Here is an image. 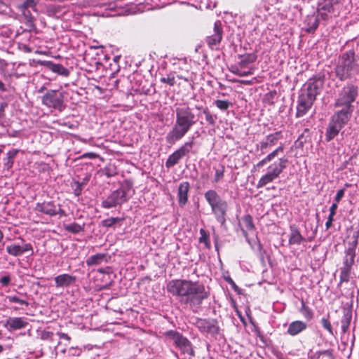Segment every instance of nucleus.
<instances>
[{
	"mask_svg": "<svg viewBox=\"0 0 359 359\" xmlns=\"http://www.w3.org/2000/svg\"><path fill=\"white\" fill-rule=\"evenodd\" d=\"M166 289L168 293L177 297L181 304L191 308L199 307L208 297L203 284L191 280H172L167 283Z\"/></svg>",
	"mask_w": 359,
	"mask_h": 359,
	"instance_id": "f257e3e1",
	"label": "nucleus"
},
{
	"mask_svg": "<svg viewBox=\"0 0 359 359\" xmlns=\"http://www.w3.org/2000/svg\"><path fill=\"white\" fill-rule=\"evenodd\" d=\"M175 112V124L165 136L166 142L170 144H174L184 137L198 121L192 109L187 104L176 107Z\"/></svg>",
	"mask_w": 359,
	"mask_h": 359,
	"instance_id": "f03ea898",
	"label": "nucleus"
},
{
	"mask_svg": "<svg viewBox=\"0 0 359 359\" xmlns=\"http://www.w3.org/2000/svg\"><path fill=\"white\" fill-rule=\"evenodd\" d=\"M325 80L323 73H318L310 78L302 88L297 106L296 117L304 116L311 108L316 97L323 90Z\"/></svg>",
	"mask_w": 359,
	"mask_h": 359,
	"instance_id": "7ed1b4c3",
	"label": "nucleus"
},
{
	"mask_svg": "<svg viewBox=\"0 0 359 359\" xmlns=\"http://www.w3.org/2000/svg\"><path fill=\"white\" fill-rule=\"evenodd\" d=\"M204 197L211 208L212 213L215 219L222 226L226 225V217L229 209L227 202L222 199L219 194L214 189H210L205 192Z\"/></svg>",
	"mask_w": 359,
	"mask_h": 359,
	"instance_id": "20e7f679",
	"label": "nucleus"
},
{
	"mask_svg": "<svg viewBox=\"0 0 359 359\" xmlns=\"http://www.w3.org/2000/svg\"><path fill=\"white\" fill-rule=\"evenodd\" d=\"M353 50L344 53L339 57L335 67L336 76L340 81H345L357 74L359 72V63H355L353 58Z\"/></svg>",
	"mask_w": 359,
	"mask_h": 359,
	"instance_id": "39448f33",
	"label": "nucleus"
},
{
	"mask_svg": "<svg viewBox=\"0 0 359 359\" xmlns=\"http://www.w3.org/2000/svg\"><path fill=\"white\" fill-rule=\"evenodd\" d=\"M358 95V86L352 83H348L339 91L335 100L334 107L354 109L353 103L356 100Z\"/></svg>",
	"mask_w": 359,
	"mask_h": 359,
	"instance_id": "423d86ee",
	"label": "nucleus"
},
{
	"mask_svg": "<svg viewBox=\"0 0 359 359\" xmlns=\"http://www.w3.org/2000/svg\"><path fill=\"white\" fill-rule=\"evenodd\" d=\"M286 158H280L278 161L274 162L267 168V172L258 181L257 187L261 188L265 187L269 183L272 182L283 172L287 163Z\"/></svg>",
	"mask_w": 359,
	"mask_h": 359,
	"instance_id": "0eeeda50",
	"label": "nucleus"
},
{
	"mask_svg": "<svg viewBox=\"0 0 359 359\" xmlns=\"http://www.w3.org/2000/svg\"><path fill=\"white\" fill-rule=\"evenodd\" d=\"M192 324L194 325L198 330L203 334L215 336L219 333V326L217 321L212 318H192Z\"/></svg>",
	"mask_w": 359,
	"mask_h": 359,
	"instance_id": "6e6552de",
	"label": "nucleus"
},
{
	"mask_svg": "<svg viewBox=\"0 0 359 359\" xmlns=\"http://www.w3.org/2000/svg\"><path fill=\"white\" fill-rule=\"evenodd\" d=\"M34 210L50 217H53L57 215L60 217L66 216V212L61 208V205L53 201L37 203L34 208Z\"/></svg>",
	"mask_w": 359,
	"mask_h": 359,
	"instance_id": "1a4fd4ad",
	"label": "nucleus"
},
{
	"mask_svg": "<svg viewBox=\"0 0 359 359\" xmlns=\"http://www.w3.org/2000/svg\"><path fill=\"white\" fill-rule=\"evenodd\" d=\"M128 201L126 196V190L123 188H119L112 191L106 199L102 201V207L109 209L117 205L121 206Z\"/></svg>",
	"mask_w": 359,
	"mask_h": 359,
	"instance_id": "9d476101",
	"label": "nucleus"
},
{
	"mask_svg": "<svg viewBox=\"0 0 359 359\" xmlns=\"http://www.w3.org/2000/svg\"><path fill=\"white\" fill-rule=\"evenodd\" d=\"M358 238L359 231L354 232L351 238L352 241L348 243V247L344 251L342 266L352 269L355 263V250L358 245Z\"/></svg>",
	"mask_w": 359,
	"mask_h": 359,
	"instance_id": "9b49d317",
	"label": "nucleus"
},
{
	"mask_svg": "<svg viewBox=\"0 0 359 359\" xmlns=\"http://www.w3.org/2000/svg\"><path fill=\"white\" fill-rule=\"evenodd\" d=\"M42 104L49 108L62 110L64 97L62 94L57 90H48L41 99Z\"/></svg>",
	"mask_w": 359,
	"mask_h": 359,
	"instance_id": "f8f14e48",
	"label": "nucleus"
},
{
	"mask_svg": "<svg viewBox=\"0 0 359 359\" xmlns=\"http://www.w3.org/2000/svg\"><path fill=\"white\" fill-rule=\"evenodd\" d=\"M193 140L185 142L177 150H176L175 152H173L168 156L165 162V166L168 168H170L177 164L180 159L187 156L189 154V152H191V151L193 149Z\"/></svg>",
	"mask_w": 359,
	"mask_h": 359,
	"instance_id": "ddd939ff",
	"label": "nucleus"
},
{
	"mask_svg": "<svg viewBox=\"0 0 359 359\" xmlns=\"http://www.w3.org/2000/svg\"><path fill=\"white\" fill-rule=\"evenodd\" d=\"M175 344L178 347L182 353L194 355V351L190 341L177 332H171Z\"/></svg>",
	"mask_w": 359,
	"mask_h": 359,
	"instance_id": "4468645a",
	"label": "nucleus"
},
{
	"mask_svg": "<svg viewBox=\"0 0 359 359\" xmlns=\"http://www.w3.org/2000/svg\"><path fill=\"white\" fill-rule=\"evenodd\" d=\"M340 110L336 111L330 118L333 123H336L341 128H344L345 125L351 119L353 109H348L346 107H341Z\"/></svg>",
	"mask_w": 359,
	"mask_h": 359,
	"instance_id": "2eb2a0df",
	"label": "nucleus"
},
{
	"mask_svg": "<svg viewBox=\"0 0 359 359\" xmlns=\"http://www.w3.org/2000/svg\"><path fill=\"white\" fill-rule=\"evenodd\" d=\"M222 32L221 22L217 20L214 25L213 34L205 39L207 44L210 48L213 49L215 46L219 44L222 39Z\"/></svg>",
	"mask_w": 359,
	"mask_h": 359,
	"instance_id": "dca6fc26",
	"label": "nucleus"
},
{
	"mask_svg": "<svg viewBox=\"0 0 359 359\" xmlns=\"http://www.w3.org/2000/svg\"><path fill=\"white\" fill-rule=\"evenodd\" d=\"M337 1L338 0H320L317 8L318 16L325 20L327 18V13L333 12V6Z\"/></svg>",
	"mask_w": 359,
	"mask_h": 359,
	"instance_id": "f3484780",
	"label": "nucleus"
},
{
	"mask_svg": "<svg viewBox=\"0 0 359 359\" xmlns=\"http://www.w3.org/2000/svg\"><path fill=\"white\" fill-rule=\"evenodd\" d=\"M31 252L33 254V248L32 244L25 243L23 245L18 244H11L6 246V252L14 257H18L27 252Z\"/></svg>",
	"mask_w": 359,
	"mask_h": 359,
	"instance_id": "a211bd4d",
	"label": "nucleus"
},
{
	"mask_svg": "<svg viewBox=\"0 0 359 359\" xmlns=\"http://www.w3.org/2000/svg\"><path fill=\"white\" fill-rule=\"evenodd\" d=\"M190 189V184L188 182H181L177 189V198L180 207L183 208L188 202V194Z\"/></svg>",
	"mask_w": 359,
	"mask_h": 359,
	"instance_id": "6ab92c4d",
	"label": "nucleus"
},
{
	"mask_svg": "<svg viewBox=\"0 0 359 359\" xmlns=\"http://www.w3.org/2000/svg\"><path fill=\"white\" fill-rule=\"evenodd\" d=\"M28 325V323L21 317L9 318L4 324V327L8 331L20 330L25 328Z\"/></svg>",
	"mask_w": 359,
	"mask_h": 359,
	"instance_id": "aec40b11",
	"label": "nucleus"
},
{
	"mask_svg": "<svg viewBox=\"0 0 359 359\" xmlns=\"http://www.w3.org/2000/svg\"><path fill=\"white\" fill-rule=\"evenodd\" d=\"M281 137V132L278 131L275 133L270 134L267 135L265 140H262L259 142L257 147L262 151V153L264 154L265 150L271 146H273L276 144L277 141Z\"/></svg>",
	"mask_w": 359,
	"mask_h": 359,
	"instance_id": "412c9836",
	"label": "nucleus"
},
{
	"mask_svg": "<svg viewBox=\"0 0 359 359\" xmlns=\"http://www.w3.org/2000/svg\"><path fill=\"white\" fill-rule=\"evenodd\" d=\"M55 282L57 287H69L76 282V277L64 273L55 277Z\"/></svg>",
	"mask_w": 359,
	"mask_h": 359,
	"instance_id": "4be33fe9",
	"label": "nucleus"
},
{
	"mask_svg": "<svg viewBox=\"0 0 359 359\" xmlns=\"http://www.w3.org/2000/svg\"><path fill=\"white\" fill-rule=\"evenodd\" d=\"M111 257L106 253H97L89 257L86 259V264L88 266L93 265H99L102 263H107L110 260Z\"/></svg>",
	"mask_w": 359,
	"mask_h": 359,
	"instance_id": "5701e85b",
	"label": "nucleus"
},
{
	"mask_svg": "<svg viewBox=\"0 0 359 359\" xmlns=\"http://www.w3.org/2000/svg\"><path fill=\"white\" fill-rule=\"evenodd\" d=\"M307 328L306 323L301 320L292 322L287 328V332L291 336H295L301 333Z\"/></svg>",
	"mask_w": 359,
	"mask_h": 359,
	"instance_id": "b1692460",
	"label": "nucleus"
},
{
	"mask_svg": "<svg viewBox=\"0 0 359 359\" xmlns=\"http://www.w3.org/2000/svg\"><path fill=\"white\" fill-rule=\"evenodd\" d=\"M306 238L302 236L300 231L295 225L290 226V233L289 237L290 245H300Z\"/></svg>",
	"mask_w": 359,
	"mask_h": 359,
	"instance_id": "393cba45",
	"label": "nucleus"
},
{
	"mask_svg": "<svg viewBox=\"0 0 359 359\" xmlns=\"http://www.w3.org/2000/svg\"><path fill=\"white\" fill-rule=\"evenodd\" d=\"M342 128L330 120L325 132V140L329 142L337 137Z\"/></svg>",
	"mask_w": 359,
	"mask_h": 359,
	"instance_id": "a878e982",
	"label": "nucleus"
},
{
	"mask_svg": "<svg viewBox=\"0 0 359 359\" xmlns=\"http://www.w3.org/2000/svg\"><path fill=\"white\" fill-rule=\"evenodd\" d=\"M46 67L52 72L57 73L64 76H68L69 75V71L60 64H55L53 62H46Z\"/></svg>",
	"mask_w": 359,
	"mask_h": 359,
	"instance_id": "bb28decb",
	"label": "nucleus"
},
{
	"mask_svg": "<svg viewBox=\"0 0 359 359\" xmlns=\"http://www.w3.org/2000/svg\"><path fill=\"white\" fill-rule=\"evenodd\" d=\"M19 151L20 149H13L12 150H10L6 154V156L3 158L4 165L6 170H8L13 167L14 159L17 154L19 153Z\"/></svg>",
	"mask_w": 359,
	"mask_h": 359,
	"instance_id": "cd10ccee",
	"label": "nucleus"
},
{
	"mask_svg": "<svg viewBox=\"0 0 359 359\" xmlns=\"http://www.w3.org/2000/svg\"><path fill=\"white\" fill-rule=\"evenodd\" d=\"M351 320V309H344L343 312V317L341 320V331L343 333H346L348 331Z\"/></svg>",
	"mask_w": 359,
	"mask_h": 359,
	"instance_id": "c85d7f7f",
	"label": "nucleus"
},
{
	"mask_svg": "<svg viewBox=\"0 0 359 359\" xmlns=\"http://www.w3.org/2000/svg\"><path fill=\"white\" fill-rule=\"evenodd\" d=\"M238 57L241 58V60L238 62V66L241 68L246 67L249 64L255 62L257 60V55L255 53L239 55Z\"/></svg>",
	"mask_w": 359,
	"mask_h": 359,
	"instance_id": "c756f323",
	"label": "nucleus"
},
{
	"mask_svg": "<svg viewBox=\"0 0 359 359\" xmlns=\"http://www.w3.org/2000/svg\"><path fill=\"white\" fill-rule=\"evenodd\" d=\"M212 168L215 171V175L212 180V182L219 183L223 180L224 177L225 166L222 163H219L217 165H214Z\"/></svg>",
	"mask_w": 359,
	"mask_h": 359,
	"instance_id": "7c9ffc66",
	"label": "nucleus"
},
{
	"mask_svg": "<svg viewBox=\"0 0 359 359\" xmlns=\"http://www.w3.org/2000/svg\"><path fill=\"white\" fill-rule=\"evenodd\" d=\"M123 217H110L102 220L101 222V225L103 227L115 229L116 225L121 226V222H123Z\"/></svg>",
	"mask_w": 359,
	"mask_h": 359,
	"instance_id": "2f4dec72",
	"label": "nucleus"
},
{
	"mask_svg": "<svg viewBox=\"0 0 359 359\" xmlns=\"http://www.w3.org/2000/svg\"><path fill=\"white\" fill-rule=\"evenodd\" d=\"M318 16L314 15L307 16L305 23H306L308 27L306 31L309 33H313L318 27Z\"/></svg>",
	"mask_w": 359,
	"mask_h": 359,
	"instance_id": "473e14b6",
	"label": "nucleus"
},
{
	"mask_svg": "<svg viewBox=\"0 0 359 359\" xmlns=\"http://www.w3.org/2000/svg\"><path fill=\"white\" fill-rule=\"evenodd\" d=\"M352 269L341 266L339 269L340 274H339V285L343 283H348L351 278Z\"/></svg>",
	"mask_w": 359,
	"mask_h": 359,
	"instance_id": "72a5a7b5",
	"label": "nucleus"
},
{
	"mask_svg": "<svg viewBox=\"0 0 359 359\" xmlns=\"http://www.w3.org/2000/svg\"><path fill=\"white\" fill-rule=\"evenodd\" d=\"M299 312L308 321L311 320L313 318V312L308 306L306 305L304 301L302 300V306L299 309Z\"/></svg>",
	"mask_w": 359,
	"mask_h": 359,
	"instance_id": "f704fd0d",
	"label": "nucleus"
},
{
	"mask_svg": "<svg viewBox=\"0 0 359 359\" xmlns=\"http://www.w3.org/2000/svg\"><path fill=\"white\" fill-rule=\"evenodd\" d=\"M100 172L109 178L117 175V169L114 165L109 164L101 169Z\"/></svg>",
	"mask_w": 359,
	"mask_h": 359,
	"instance_id": "c9c22d12",
	"label": "nucleus"
},
{
	"mask_svg": "<svg viewBox=\"0 0 359 359\" xmlns=\"http://www.w3.org/2000/svg\"><path fill=\"white\" fill-rule=\"evenodd\" d=\"M198 109H201L203 114L205 115V121L208 122V123L210 126H215V121L217 119L216 116H213L209 111L208 107H196Z\"/></svg>",
	"mask_w": 359,
	"mask_h": 359,
	"instance_id": "e433bc0d",
	"label": "nucleus"
},
{
	"mask_svg": "<svg viewBox=\"0 0 359 359\" xmlns=\"http://www.w3.org/2000/svg\"><path fill=\"white\" fill-rule=\"evenodd\" d=\"M65 229L72 233H78L83 230V228L77 223H72L69 224L65 225Z\"/></svg>",
	"mask_w": 359,
	"mask_h": 359,
	"instance_id": "4c0bfd02",
	"label": "nucleus"
},
{
	"mask_svg": "<svg viewBox=\"0 0 359 359\" xmlns=\"http://www.w3.org/2000/svg\"><path fill=\"white\" fill-rule=\"evenodd\" d=\"M214 104L220 110L226 111L232 104L227 100H217L214 102Z\"/></svg>",
	"mask_w": 359,
	"mask_h": 359,
	"instance_id": "58836bf2",
	"label": "nucleus"
},
{
	"mask_svg": "<svg viewBox=\"0 0 359 359\" xmlns=\"http://www.w3.org/2000/svg\"><path fill=\"white\" fill-rule=\"evenodd\" d=\"M243 221L245 224V227L248 230H253L255 229V225L253 223V219L251 215H247L243 217Z\"/></svg>",
	"mask_w": 359,
	"mask_h": 359,
	"instance_id": "ea45409f",
	"label": "nucleus"
},
{
	"mask_svg": "<svg viewBox=\"0 0 359 359\" xmlns=\"http://www.w3.org/2000/svg\"><path fill=\"white\" fill-rule=\"evenodd\" d=\"M160 81L173 86L175 84V76L173 74H169L166 76L161 77Z\"/></svg>",
	"mask_w": 359,
	"mask_h": 359,
	"instance_id": "a19ab883",
	"label": "nucleus"
},
{
	"mask_svg": "<svg viewBox=\"0 0 359 359\" xmlns=\"http://www.w3.org/2000/svg\"><path fill=\"white\" fill-rule=\"evenodd\" d=\"M6 298L11 303H18L21 305H25L26 306H29V302L27 300L22 299L17 296H7Z\"/></svg>",
	"mask_w": 359,
	"mask_h": 359,
	"instance_id": "79ce46f5",
	"label": "nucleus"
},
{
	"mask_svg": "<svg viewBox=\"0 0 359 359\" xmlns=\"http://www.w3.org/2000/svg\"><path fill=\"white\" fill-rule=\"evenodd\" d=\"M22 15L26 20V24L27 25H32L34 18L29 9H22Z\"/></svg>",
	"mask_w": 359,
	"mask_h": 359,
	"instance_id": "37998d69",
	"label": "nucleus"
},
{
	"mask_svg": "<svg viewBox=\"0 0 359 359\" xmlns=\"http://www.w3.org/2000/svg\"><path fill=\"white\" fill-rule=\"evenodd\" d=\"M309 128H306L304 130V132L299 136L297 142H299L300 145L302 146L306 142V138L309 137Z\"/></svg>",
	"mask_w": 359,
	"mask_h": 359,
	"instance_id": "c03bdc74",
	"label": "nucleus"
},
{
	"mask_svg": "<svg viewBox=\"0 0 359 359\" xmlns=\"http://www.w3.org/2000/svg\"><path fill=\"white\" fill-rule=\"evenodd\" d=\"M321 324L324 329L327 330L330 334H333V331L332 328V325L330 322L329 321L328 318H323L321 319Z\"/></svg>",
	"mask_w": 359,
	"mask_h": 359,
	"instance_id": "a18cd8bd",
	"label": "nucleus"
},
{
	"mask_svg": "<svg viewBox=\"0 0 359 359\" xmlns=\"http://www.w3.org/2000/svg\"><path fill=\"white\" fill-rule=\"evenodd\" d=\"M224 280L231 286L232 289L238 294H241V290L237 286L230 276L224 277Z\"/></svg>",
	"mask_w": 359,
	"mask_h": 359,
	"instance_id": "49530a36",
	"label": "nucleus"
},
{
	"mask_svg": "<svg viewBox=\"0 0 359 359\" xmlns=\"http://www.w3.org/2000/svg\"><path fill=\"white\" fill-rule=\"evenodd\" d=\"M53 332L50 331L43 330L41 333V339L42 340H53Z\"/></svg>",
	"mask_w": 359,
	"mask_h": 359,
	"instance_id": "de8ad7c7",
	"label": "nucleus"
},
{
	"mask_svg": "<svg viewBox=\"0 0 359 359\" xmlns=\"http://www.w3.org/2000/svg\"><path fill=\"white\" fill-rule=\"evenodd\" d=\"M231 72L233 73L236 75H238L239 76H246L248 75H251L252 74V71H241L238 68H236L235 69H232Z\"/></svg>",
	"mask_w": 359,
	"mask_h": 359,
	"instance_id": "09e8293b",
	"label": "nucleus"
},
{
	"mask_svg": "<svg viewBox=\"0 0 359 359\" xmlns=\"http://www.w3.org/2000/svg\"><path fill=\"white\" fill-rule=\"evenodd\" d=\"M36 4L34 0H25L21 6V9H28L29 8H34Z\"/></svg>",
	"mask_w": 359,
	"mask_h": 359,
	"instance_id": "8fccbe9b",
	"label": "nucleus"
},
{
	"mask_svg": "<svg viewBox=\"0 0 359 359\" xmlns=\"http://www.w3.org/2000/svg\"><path fill=\"white\" fill-rule=\"evenodd\" d=\"M345 193V189H341L337 191V194L334 197V203H337V205L338 203L341 200V198L344 197Z\"/></svg>",
	"mask_w": 359,
	"mask_h": 359,
	"instance_id": "3c124183",
	"label": "nucleus"
},
{
	"mask_svg": "<svg viewBox=\"0 0 359 359\" xmlns=\"http://www.w3.org/2000/svg\"><path fill=\"white\" fill-rule=\"evenodd\" d=\"M337 209V203H333L330 208V214H329L328 218L334 219V217L336 215Z\"/></svg>",
	"mask_w": 359,
	"mask_h": 359,
	"instance_id": "603ef678",
	"label": "nucleus"
},
{
	"mask_svg": "<svg viewBox=\"0 0 359 359\" xmlns=\"http://www.w3.org/2000/svg\"><path fill=\"white\" fill-rule=\"evenodd\" d=\"M11 282V276L9 275L4 276L0 278V283L3 286H8Z\"/></svg>",
	"mask_w": 359,
	"mask_h": 359,
	"instance_id": "864d4df0",
	"label": "nucleus"
},
{
	"mask_svg": "<svg viewBox=\"0 0 359 359\" xmlns=\"http://www.w3.org/2000/svg\"><path fill=\"white\" fill-rule=\"evenodd\" d=\"M76 187L74 189V194L76 196H79L82 191L81 184L79 182H76Z\"/></svg>",
	"mask_w": 359,
	"mask_h": 359,
	"instance_id": "5fc2aeb1",
	"label": "nucleus"
},
{
	"mask_svg": "<svg viewBox=\"0 0 359 359\" xmlns=\"http://www.w3.org/2000/svg\"><path fill=\"white\" fill-rule=\"evenodd\" d=\"M69 355H79L81 353V350L77 348L71 347L67 350Z\"/></svg>",
	"mask_w": 359,
	"mask_h": 359,
	"instance_id": "6e6d98bb",
	"label": "nucleus"
},
{
	"mask_svg": "<svg viewBox=\"0 0 359 359\" xmlns=\"http://www.w3.org/2000/svg\"><path fill=\"white\" fill-rule=\"evenodd\" d=\"M200 233L201 234V236L200 238V242L201 243H206L208 239V236L207 235L205 231L203 229L200 230Z\"/></svg>",
	"mask_w": 359,
	"mask_h": 359,
	"instance_id": "4d7b16f0",
	"label": "nucleus"
},
{
	"mask_svg": "<svg viewBox=\"0 0 359 359\" xmlns=\"http://www.w3.org/2000/svg\"><path fill=\"white\" fill-rule=\"evenodd\" d=\"M8 106L7 103L2 102L0 104V118L4 116L5 108Z\"/></svg>",
	"mask_w": 359,
	"mask_h": 359,
	"instance_id": "13d9d810",
	"label": "nucleus"
},
{
	"mask_svg": "<svg viewBox=\"0 0 359 359\" xmlns=\"http://www.w3.org/2000/svg\"><path fill=\"white\" fill-rule=\"evenodd\" d=\"M284 149L283 146H280L277 149H276L274 151L271 152V154L275 158L279 152H283Z\"/></svg>",
	"mask_w": 359,
	"mask_h": 359,
	"instance_id": "bf43d9fd",
	"label": "nucleus"
},
{
	"mask_svg": "<svg viewBox=\"0 0 359 359\" xmlns=\"http://www.w3.org/2000/svg\"><path fill=\"white\" fill-rule=\"evenodd\" d=\"M58 335L60 339H64L67 341H70V339H71L70 337L66 333H58Z\"/></svg>",
	"mask_w": 359,
	"mask_h": 359,
	"instance_id": "052dcab7",
	"label": "nucleus"
},
{
	"mask_svg": "<svg viewBox=\"0 0 359 359\" xmlns=\"http://www.w3.org/2000/svg\"><path fill=\"white\" fill-rule=\"evenodd\" d=\"M333 221L334 219L327 218V220L325 223L326 229H329L332 226Z\"/></svg>",
	"mask_w": 359,
	"mask_h": 359,
	"instance_id": "680f3d73",
	"label": "nucleus"
},
{
	"mask_svg": "<svg viewBox=\"0 0 359 359\" xmlns=\"http://www.w3.org/2000/svg\"><path fill=\"white\" fill-rule=\"evenodd\" d=\"M266 163H267L266 161H265L264 158H263L262 161L257 163L256 167L262 168Z\"/></svg>",
	"mask_w": 359,
	"mask_h": 359,
	"instance_id": "e2e57ef3",
	"label": "nucleus"
},
{
	"mask_svg": "<svg viewBox=\"0 0 359 359\" xmlns=\"http://www.w3.org/2000/svg\"><path fill=\"white\" fill-rule=\"evenodd\" d=\"M274 158V157L271 154V153L269 154H268L265 158H264V160L265 161H266V163H269L270 161H271Z\"/></svg>",
	"mask_w": 359,
	"mask_h": 359,
	"instance_id": "0e129e2a",
	"label": "nucleus"
},
{
	"mask_svg": "<svg viewBox=\"0 0 359 359\" xmlns=\"http://www.w3.org/2000/svg\"><path fill=\"white\" fill-rule=\"evenodd\" d=\"M0 91L1 92H6V88L5 87L4 83L0 80Z\"/></svg>",
	"mask_w": 359,
	"mask_h": 359,
	"instance_id": "69168bd1",
	"label": "nucleus"
},
{
	"mask_svg": "<svg viewBox=\"0 0 359 359\" xmlns=\"http://www.w3.org/2000/svg\"><path fill=\"white\" fill-rule=\"evenodd\" d=\"M242 232H243V236H245V238H246V241H247L248 242H250V241H249V239H248V233H247V231H246L245 230H244V229H242Z\"/></svg>",
	"mask_w": 359,
	"mask_h": 359,
	"instance_id": "338daca9",
	"label": "nucleus"
},
{
	"mask_svg": "<svg viewBox=\"0 0 359 359\" xmlns=\"http://www.w3.org/2000/svg\"><path fill=\"white\" fill-rule=\"evenodd\" d=\"M87 156L94 158V157H95L96 155L94 153H88V154H86L83 155V156Z\"/></svg>",
	"mask_w": 359,
	"mask_h": 359,
	"instance_id": "774afa93",
	"label": "nucleus"
}]
</instances>
